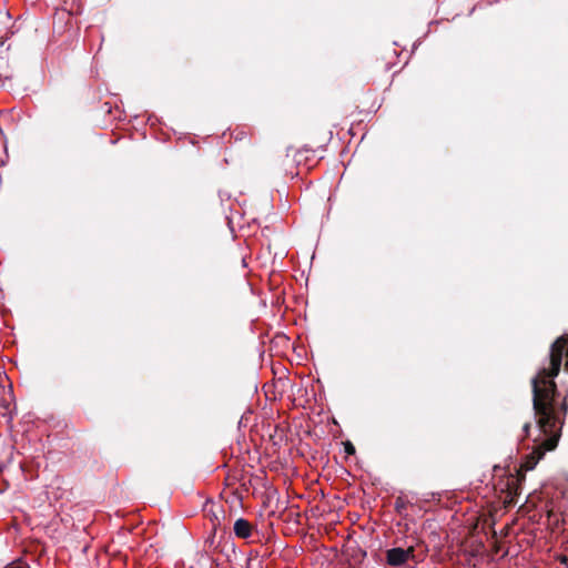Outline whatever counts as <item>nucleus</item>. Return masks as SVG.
I'll return each instance as SVG.
<instances>
[{
	"label": "nucleus",
	"mask_w": 568,
	"mask_h": 568,
	"mask_svg": "<svg viewBox=\"0 0 568 568\" xmlns=\"http://www.w3.org/2000/svg\"><path fill=\"white\" fill-rule=\"evenodd\" d=\"M233 530L237 538L247 539L252 535L253 526L248 520L239 518L234 523Z\"/></svg>",
	"instance_id": "obj_4"
},
{
	"label": "nucleus",
	"mask_w": 568,
	"mask_h": 568,
	"mask_svg": "<svg viewBox=\"0 0 568 568\" xmlns=\"http://www.w3.org/2000/svg\"><path fill=\"white\" fill-rule=\"evenodd\" d=\"M407 500H405L403 497H397L395 499V510L402 515L403 511L406 509V506H407Z\"/></svg>",
	"instance_id": "obj_5"
},
{
	"label": "nucleus",
	"mask_w": 568,
	"mask_h": 568,
	"mask_svg": "<svg viewBox=\"0 0 568 568\" xmlns=\"http://www.w3.org/2000/svg\"><path fill=\"white\" fill-rule=\"evenodd\" d=\"M408 559H415L414 547L403 549L399 547L388 549L386 551V561L389 566L399 567L407 562Z\"/></svg>",
	"instance_id": "obj_3"
},
{
	"label": "nucleus",
	"mask_w": 568,
	"mask_h": 568,
	"mask_svg": "<svg viewBox=\"0 0 568 568\" xmlns=\"http://www.w3.org/2000/svg\"><path fill=\"white\" fill-rule=\"evenodd\" d=\"M565 371L568 372V334L557 337L550 345L549 367H542L531 379L534 415L539 417L541 427L555 423L558 417L566 418L568 413L567 395L560 399L555 378L559 375L562 358Z\"/></svg>",
	"instance_id": "obj_1"
},
{
	"label": "nucleus",
	"mask_w": 568,
	"mask_h": 568,
	"mask_svg": "<svg viewBox=\"0 0 568 568\" xmlns=\"http://www.w3.org/2000/svg\"><path fill=\"white\" fill-rule=\"evenodd\" d=\"M4 568H30V566L24 562H18V564L12 562V564L7 565Z\"/></svg>",
	"instance_id": "obj_7"
},
{
	"label": "nucleus",
	"mask_w": 568,
	"mask_h": 568,
	"mask_svg": "<svg viewBox=\"0 0 568 568\" xmlns=\"http://www.w3.org/2000/svg\"><path fill=\"white\" fill-rule=\"evenodd\" d=\"M530 428H531V423L530 422H527V423L524 424L523 430H524L526 436H529Z\"/></svg>",
	"instance_id": "obj_8"
},
{
	"label": "nucleus",
	"mask_w": 568,
	"mask_h": 568,
	"mask_svg": "<svg viewBox=\"0 0 568 568\" xmlns=\"http://www.w3.org/2000/svg\"><path fill=\"white\" fill-rule=\"evenodd\" d=\"M344 450L347 455H354L356 452L355 446L349 440L344 443Z\"/></svg>",
	"instance_id": "obj_6"
},
{
	"label": "nucleus",
	"mask_w": 568,
	"mask_h": 568,
	"mask_svg": "<svg viewBox=\"0 0 568 568\" xmlns=\"http://www.w3.org/2000/svg\"><path fill=\"white\" fill-rule=\"evenodd\" d=\"M537 427L545 436V438H537L535 439V446L530 454H528L525 457V460L520 465V469L517 471V476H513L507 481V505H514L516 504L515 497L519 494V481L520 479L525 478V473L528 470H531L535 468L537 463L544 457L546 452L554 450L557 445L558 440L561 436V429L565 423V419L561 417H558V420H556L552 425V423H549V426L541 427L539 424V417L535 415Z\"/></svg>",
	"instance_id": "obj_2"
}]
</instances>
